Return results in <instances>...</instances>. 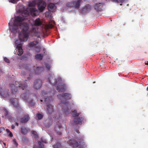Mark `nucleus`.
Segmentation results:
<instances>
[{
  "label": "nucleus",
  "instance_id": "obj_42",
  "mask_svg": "<svg viewBox=\"0 0 148 148\" xmlns=\"http://www.w3.org/2000/svg\"><path fill=\"white\" fill-rule=\"evenodd\" d=\"M4 60L6 62L8 63H9L10 62V60H9L6 58H4Z\"/></svg>",
  "mask_w": 148,
  "mask_h": 148
},
{
  "label": "nucleus",
  "instance_id": "obj_22",
  "mask_svg": "<svg viewBox=\"0 0 148 148\" xmlns=\"http://www.w3.org/2000/svg\"><path fill=\"white\" fill-rule=\"evenodd\" d=\"M38 42L37 41H34L30 42L28 44V46L29 47H32L37 45Z\"/></svg>",
  "mask_w": 148,
  "mask_h": 148
},
{
  "label": "nucleus",
  "instance_id": "obj_48",
  "mask_svg": "<svg viewBox=\"0 0 148 148\" xmlns=\"http://www.w3.org/2000/svg\"><path fill=\"white\" fill-rule=\"evenodd\" d=\"M29 7H32L33 6V5L32 3H30L29 4Z\"/></svg>",
  "mask_w": 148,
  "mask_h": 148
},
{
  "label": "nucleus",
  "instance_id": "obj_25",
  "mask_svg": "<svg viewBox=\"0 0 148 148\" xmlns=\"http://www.w3.org/2000/svg\"><path fill=\"white\" fill-rule=\"evenodd\" d=\"M21 133L23 134H25L27 132V130L25 127H22L21 129Z\"/></svg>",
  "mask_w": 148,
  "mask_h": 148
},
{
  "label": "nucleus",
  "instance_id": "obj_62",
  "mask_svg": "<svg viewBox=\"0 0 148 148\" xmlns=\"http://www.w3.org/2000/svg\"><path fill=\"white\" fill-rule=\"evenodd\" d=\"M58 123H59V122L58 121V122H57V124H58Z\"/></svg>",
  "mask_w": 148,
  "mask_h": 148
},
{
  "label": "nucleus",
  "instance_id": "obj_11",
  "mask_svg": "<svg viewBox=\"0 0 148 148\" xmlns=\"http://www.w3.org/2000/svg\"><path fill=\"white\" fill-rule=\"evenodd\" d=\"M42 82L40 79H38L34 83V88L36 89H38L40 88L42 85Z\"/></svg>",
  "mask_w": 148,
  "mask_h": 148
},
{
  "label": "nucleus",
  "instance_id": "obj_23",
  "mask_svg": "<svg viewBox=\"0 0 148 148\" xmlns=\"http://www.w3.org/2000/svg\"><path fill=\"white\" fill-rule=\"evenodd\" d=\"M27 84H25V83H20L19 84L18 87L19 88L21 89L22 90H24L27 87Z\"/></svg>",
  "mask_w": 148,
  "mask_h": 148
},
{
  "label": "nucleus",
  "instance_id": "obj_16",
  "mask_svg": "<svg viewBox=\"0 0 148 148\" xmlns=\"http://www.w3.org/2000/svg\"><path fill=\"white\" fill-rule=\"evenodd\" d=\"M11 88V92L12 94H15L16 93L17 91V86H16L14 84H11L10 85Z\"/></svg>",
  "mask_w": 148,
  "mask_h": 148
},
{
  "label": "nucleus",
  "instance_id": "obj_1",
  "mask_svg": "<svg viewBox=\"0 0 148 148\" xmlns=\"http://www.w3.org/2000/svg\"><path fill=\"white\" fill-rule=\"evenodd\" d=\"M24 18L20 16L15 17V20L18 22L20 28L21 29L23 35V39L24 41H27L29 37L30 32H34L35 29L34 28L32 25L26 23H23V21Z\"/></svg>",
  "mask_w": 148,
  "mask_h": 148
},
{
  "label": "nucleus",
  "instance_id": "obj_21",
  "mask_svg": "<svg viewBox=\"0 0 148 148\" xmlns=\"http://www.w3.org/2000/svg\"><path fill=\"white\" fill-rule=\"evenodd\" d=\"M18 50V51L17 52V50H16V51H14V53L16 54L17 52V54L19 56H21L23 53V51L22 49V47H20V48H17Z\"/></svg>",
  "mask_w": 148,
  "mask_h": 148
},
{
  "label": "nucleus",
  "instance_id": "obj_10",
  "mask_svg": "<svg viewBox=\"0 0 148 148\" xmlns=\"http://www.w3.org/2000/svg\"><path fill=\"white\" fill-rule=\"evenodd\" d=\"M81 142H78L74 140H70L68 141V143L70 146L73 147H76L78 146L80 144Z\"/></svg>",
  "mask_w": 148,
  "mask_h": 148
},
{
  "label": "nucleus",
  "instance_id": "obj_31",
  "mask_svg": "<svg viewBox=\"0 0 148 148\" xmlns=\"http://www.w3.org/2000/svg\"><path fill=\"white\" fill-rule=\"evenodd\" d=\"M85 7L88 12L91 10V7L89 5H86Z\"/></svg>",
  "mask_w": 148,
  "mask_h": 148
},
{
  "label": "nucleus",
  "instance_id": "obj_47",
  "mask_svg": "<svg viewBox=\"0 0 148 148\" xmlns=\"http://www.w3.org/2000/svg\"><path fill=\"white\" fill-rule=\"evenodd\" d=\"M25 16H27L29 14L28 12L27 11H26V12H25Z\"/></svg>",
  "mask_w": 148,
  "mask_h": 148
},
{
  "label": "nucleus",
  "instance_id": "obj_37",
  "mask_svg": "<svg viewBox=\"0 0 148 148\" xmlns=\"http://www.w3.org/2000/svg\"><path fill=\"white\" fill-rule=\"evenodd\" d=\"M53 27V25L50 23H49L47 25V27L48 28H52Z\"/></svg>",
  "mask_w": 148,
  "mask_h": 148
},
{
  "label": "nucleus",
  "instance_id": "obj_14",
  "mask_svg": "<svg viewBox=\"0 0 148 148\" xmlns=\"http://www.w3.org/2000/svg\"><path fill=\"white\" fill-rule=\"evenodd\" d=\"M30 118L28 114L25 115L21 119L20 121L21 123H25L27 122L29 119Z\"/></svg>",
  "mask_w": 148,
  "mask_h": 148
},
{
  "label": "nucleus",
  "instance_id": "obj_60",
  "mask_svg": "<svg viewBox=\"0 0 148 148\" xmlns=\"http://www.w3.org/2000/svg\"><path fill=\"white\" fill-rule=\"evenodd\" d=\"M147 91H148V86H147Z\"/></svg>",
  "mask_w": 148,
  "mask_h": 148
},
{
  "label": "nucleus",
  "instance_id": "obj_52",
  "mask_svg": "<svg viewBox=\"0 0 148 148\" xmlns=\"http://www.w3.org/2000/svg\"><path fill=\"white\" fill-rule=\"evenodd\" d=\"M21 73L23 75H25V72H24V71L22 72Z\"/></svg>",
  "mask_w": 148,
  "mask_h": 148
},
{
  "label": "nucleus",
  "instance_id": "obj_55",
  "mask_svg": "<svg viewBox=\"0 0 148 148\" xmlns=\"http://www.w3.org/2000/svg\"><path fill=\"white\" fill-rule=\"evenodd\" d=\"M15 125H16L17 126H18V123L16 122L15 123Z\"/></svg>",
  "mask_w": 148,
  "mask_h": 148
},
{
  "label": "nucleus",
  "instance_id": "obj_58",
  "mask_svg": "<svg viewBox=\"0 0 148 148\" xmlns=\"http://www.w3.org/2000/svg\"><path fill=\"white\" fill-rule=\"evenodd\" d=\"M42 141L43 142H44L45 143H46V140H45V141H43L42 140Z\"/></svg>",
  "mask_w": 148,
  "mask_h": 148
},
{
  "label": "nucleus",
  "instance_id": "obj_8",
  "mask_svg": "<svg viewBox=\"0 0 148 148\" xmlns=\"http://www.w3.org/2000/svg\"><path fill=\"white\" fill-rule=\"evenodd\" d=\"M66 85L65 84L60 83L57 86L56 89L58 92H64L66 89Z\"/></svg>",
  "mask_w": 148,
  "mask_h": 148
},
{
  "label": "nucleus",
  "instance_id": "obj_5",
  "mask_svg": "<svg viewBox=\"0 0 148 148\" xmlns=\"http://www.w3.org/2000/svg\"><path fill=\"white\" fill-rule=\"evenodd\" d=\"M81 0H75L73 2H68L67 3L66 6L70 7H75L78 9L80 6Z\"/></svg>",
  "mask_w": 148,
  "mask_h": 148
},
{
  "label": "nucleus",
  "instance_id": "obj_46",
  "mask_svg": "<svg viewBox=\"0 0 148 148\" xmlns=\"http://www.w3.org/2000/svg\"><path fill=\"white\" fill-rule=\"evenodd\" d=\"M5 129L3 127H0V133H1Z\"/></svg>",
  "mask_w": 148,
  "mask_h": 148
},
{
  "label": "nucleus",
  "instance_id": "obj_50",
  "mask_svg": "<svg viewBox=\"0 0 148 148\" xmlns=\"http://www.w3.org/2000/svg\"><path fill=\"white\" fill-rule=\"evenodd\" d=\"M15 128V126L14 125H12V126H11V128L12 129H14V128Z\"/></svg>",
  "mask_w": 148,
  "mask_h": 148
},
{
  "label": "nucleus",
  "instance_id": "obj_30",
  "mask_svg": "<svg viewBox=\"0 0 148 148\" xmlns=\"http://www.w3.org/2000/svg\"><path fill=\"white\" fill-rule=\"evenodd\" d=\"M6 131L7 132L8 134L10 137H13V134L8 129H6Z\"/></svg>",
  "mask_w": 148,
  "mask_h": 148
},
{
  "label": "nucleus",
  "instance_id": "obj_7",
  "mask_svg": "<svg viewBox=\"0 0 148 148\" xmlns=\"http://www.w3.org/2000/svg\"><path fill=\"white\" fill-rule=\"evenodd\" d=\"M10 94L9 90L3 89L0 88V95L4 98H7L9 97Z\"/></svg>",
  "mask_w": 148,
  "mask_h": 148
},
{
  "label": "nucleus",
  "instance_id": "obj_45",
  "mask_svg": "<svg viewBox=\"0 0 148 148\" xmlns=\"http://www.w3.org/2000/svg\"><path fill=\"white\" fill-rule=\"evenodd\" d=\"M36 10L34 9H33L32 10L31 13L32 14H33L34 16H36L35 14L34 13V12H35Z\"/></svg>",
  "mask_w": 148,
  "mask_h": 148
},
{
  "label": "nucleus",
  "instance_id": "obj_17",
  "mask_svg": "<svg viewBox=\"0 0 148 148\" xmlns=\"http://www.w3.org/2000/svg\"><path fill=\"white\" fill-rule=\"evenodd\" d=\"M83 119L82 117H77L75 118L74 120V123L75 124H77L82 123Z\"/></svg>",
  "mask_w": 148,
  "mask_h": 148
},
{
  "label": "nucleus",
  "instance_id": "obj_33",
  "mask_svg": "<svg viewBox=\"0 0 148 148\" xmlns=\"http://www.w3.org/2000/svg\"><path fill=\"white\" fill-rule=\"evenodd\" d=\"M29 66H30L29 65H27V64L25 65V69L27 71H30V69H29Z\"/></svg>",
  "mask_w": 148,
  "mask_h": 148
},
{
  "label": "nucleus",
  "instance_id": "obj_34",
  "mask_svg": "<svg viewBox=\"0 0 148 148\" xmlns=\"http://www.w3.org/2000/svg\"><path fill=\"white\" fill-rule=\"evenodd\" d=\"M37 116L39 119H41L42 118L43 115L41 114L38 113L37 114Z\"/></svg>",
  "mask_w": 148,
  "mask_h": 148
},
{
  "label": "nucleus",
  "instance_id": "obj_59",
  "mask_svg": "<svg viewBox=\"0 0 148 148\" xmlns=\"http://www.w3.org/2000/svg\"><path fill=\"white\" fill-rule=\"evenodd\" d=\"M76 131V132H77L78 133H79V131H78V130H77Z\"/></svg>",
  "mask_w": 148,
  "mask_h": 148
},
{
  "label": "nucleus",
  "instance_id": "obj_54",
  "mask_svg": "<svg viewBox=\"0 0 148 148\" xmlns=\"http://www.w3.org/2000/svg\"><path fill=\"white\" fill-rule=\"evenodd\" d=\"M19 83L18 82H15L16 85H18L19 84Z\"/></svg>",
  "mask_w": 148,
  "mask_h": 148
},
{
  "label": "nucleus",
  "instance_id": "obj_61",
  "mask_svg": "<svg viewBox=\"0 0 148 148\" xmlns=\"http://www.w3.org/2000/svg\"><path fill=\"white\" fill-rule=\"evenodd\" d=\"M40 101H41V102H42V101H43V100H42V99H41V100H40Z\"/></svg>",
  "mask_w": 148,
  "mask_h": 148
},
{
  "label": "nucleus",
  "instance_id": "obj_9",
  "mask_svg": "<svg viewBox=\"0 0 148 148\" xmlns=\"http://www.w3.org/2000/svg\"><path fill=\"white\" fill-rule=\"evenodd\" d=\"M10 101L11 103L12 104L14 107L17 109V110H16V111L18 112V110L21 111V109L19 106L18 103V100L15 101L14 99H10Z\"/></svg>",
  "mask_w": 148,
  "mask_h": 148
},
{
  "label": "nucleus",
  "instance_id": "obj_35",
  "mask_svg": "<svg viewBox=\"0 0 148 148\" xmlns=\"http://www.w3.org/2000/svg\"><path fill=\"white\" fill-rule=\"evenodd\" d=\"M38 148H44V145L40 141L38 142Z\"/></svg>",
  "mask_w": 148,
  "mask_h": 148
},
{
  "label": "nucleus",
  "instance_id": "obj_40",
  "mask_svg": "<svg viewBox=\"0 0 148 148\" xmlns=\"http://www.w3.org/2000/svg\"><path fill=\"white\" fill-rule=\"evenodd\" d=\"M45 65L47 69V70H49L50 68V66L49 65L47 64V63H45Z\"/></svg>",
  "mask_w": 148,
  "mask_h": 148
},
{
  "label": "nucleus",
  "instance_id": "obj_15",
  "mask_svg": "<svg viewBox=\"0 0 148 148\" xmlns=\"http://www.w3.org/2000/svg\"><path fill=\"white\" fill-rule=\"evenodd\" d=\"M48 8L49 10L52 12H55L56 9V7L55 4L52 3H49L48 6Z\"/></svg>",
  "mask_w": 148,
  "mask_h": 148
},
{
  "label": "nucleus",
  "instance_id": "obj_56",
  "mask_svg": "<svg viewBox=\"0 0 148 148\" xmlns=\"http://www.w3.org/2000/svg\"><path fill=\"white\" fill-rule=\"evenodd\" d=\"M9 25H12V22H10L9 23Z\"/></svg>",
  "mask_w": 148,
  "mask_h": 148
},
{
  "label": "nucleus",
  "instance_id": "obj_12",
  "mask_svg": "<svg viewBox=\"0 0 148 148\" xmlns=\"http://www.w3.org/2000/svg\"><path fill=\"white\" fill-rule=\"evenodd\" d=\"M46 6V3L45 2L42 1H40L38 6L39 10L41 12H42L45 8Z\"/></svg>",
  "mask_w": 148,
  "mask_h": 148
},
{
  "label": "nucleus",
  "instance_id": "obj_3",
  "mask_svg": "<svg viewBox=\"0 0 148 148\" xmlns=\"http://www.w3.org/2000/svg\"><path fill=\"white\" fill-rule=\"evenodd\" d=\"M62 103L66 106H67L68 103L66 102L67 100L70 99L71 97V95L70 94L67 93H63L62 94L58 95Z\"/></svg>",
  "mask_w": 148,
  "mask_h": 148
},
{
  "label": "nucleus",
  "instance_id": "obj_57",
  "mask_svg": "<svg viewBox=\"0 0 148 148\" xmlns=\"http://www.w3.org/2000/svg\"><path fill=\"white\" fill-rule=\"evenodd\" d=\"M145 65H148V61H147V62H145Z\"/></svg>",
  "mask_w": 148,
  "mask_h": 148
},
{
  "label": "nucleus",
  "instance_id": "obj_44",
  "mask_svg": "<svg viewBox=\"0 0 148 148\" xmlns=\"http://www.w3.org/2000/svg\"><path fill=\"white\" fill-rule=\"evenodd\" d=\"M19 0H11L10 2L13 3H16Z\"/></svg>",
  "mask_w": 148,
  "mask_h": 148
},
{
  "label": "nucleus",
  "instance_id": "obj_63",
  "mask_svg": "<svg viewBox=\"0 0 148 148\" xmlns=\"http://www.w3.org/2000/svg\"><path fill=\"white\" fill-rule=\"evenodd\" d=\"M59 117L58 118H58H57L58 119H59Z\"/></svg>",
  "mask_w": 148,
  "mask_h": 148
},
{
  "label": "nucleus",
  "instance_id": "obj_26",
  "mask_svg": "<svg viewBox=\"0 0 148 148\" xmlns=\"http://www.w3.org/2000/svg\"><path fill=\"white\" fill-rule=\"evenodd\" d=\"M43 55L42 54H38L35 56V58L37 59L41 60L42 59Z\"/></svg>",
  "mask_w": 148,
  "mask_h": 148
},
{
  "label": "nucleus",
  "instance_id": "obj_19",
  "mask_svg": "<svg viewBox=\"0 0 148 148\" xmlns=\"http://www.w3.org/2000/svg\"><path fill=\"white\" fill-rule=\"evenodd\" d=\"M34 24L35 26H39L42 24V22L40 19L38 18L36 19L34 21Z\"/></svg>",
  "mask_w": 148,
  "mask_h": 148
},
{
  "label": "nucleus",
  "instance_id": "obj_64",
  "mask_svg": "<svg viewBox=\"0 0 148 148\" xmlns=\"http://www.w3.org/2000/svg\"><path fill=\"white\" fill-rule=\"evenodd\" d=\"M79 148H83V147H79Z\"/></svg>",
  "mask_w": 148,
  "mask_h": 148
},
{
  "label": "nucleus",
  "instance_id": "obj_27",
  "mask_svg": "<svg viewBox=\"0 0 148 148\" xmlns=\"http://www.w3.org/2000/svg\"><path fill=\"white\" fill-rule=\"evenodd\" d=\"M73 117H77L79 115V114L77 112V111L76 110H74L73 112Z\"/></svg>",
  "mask_w": 148,
  "mask_h": 148
},
{
  "label": "nucleus",
  "instance_id": "obj_20",
  "mask_svg": "<svg viewBox=\"0 0 148 148\" xmlns=\"http://www.w3.org/2000/svg\"><path fill=\"white\" fill-rule=\"evenodd\" d=\"M101 3H96L95 4V9L97 11H101Z\"/></svg>",
  "mask_w": 148,
  "mask_h": 148
},
{
  "label": "nucleus",
  "instance_id": "obj_43",
  "mask_svg": "<svg viewBox=\"0 0 148 148\" xmlns=\"http://www.w3.org/2000/svg\"><path fill=\"white\" fill-rule=\"evenodd\" d=\"M32 134L34 135L36 137L38 136L37 132H36L34 131H33L32 132Z\"/></svg>",
  "mask_w": 148,
  "mask_h": 148
},
{
  "label": "nucleus",
  "instance_id": "obj_24",
  "mask_svg": "<svg viewBox=\"0 0 148 148\" xmlns=\"http://www.w3.org/2000/svg\"><path fill=\"white\" fill-rule=\"evenodd\" d=\"M29 94L28 93H23L21 95L22 98L25 100H27L29 96Z\"/></svg>",
  "mask_w": 148,
  "mask_h": 148
},
{
  "label": "nucleus",
  "instance_id": "obj_2",
  "mask_svg": "<svg viewBox=\"0 0 148 148\" xmlns=\"http://www.w3.org/2000/svg\"><path fill=\"white\" fill-rule=\"evenodd\" d=\"M50 94V92L42 91L41 95L42 97L44 99V101L47 105L46 108L47 112L50 114H52L54 112V106L49 103L52 100L51 97L49 96Z\"/></svg>",
  "mask_w": 148,
  "mask_h": 148
},
{
  "label": "nucleus",
  "instance_id": "obj_13",
  "mask_svg": "<svg viewBox=\"0 0 148 148\" xmlns=\"http://www.w3.org/2000/svg\"><path fill=\"white\" fill-rule=\"evenodd\" d=\"M23 37L22 38L20 37L19 40H16L15 42V43L17 46V48H20V47H22V42H25L26 41L23 40Z\"/></svg>",
  "mask_w": 148,
  "mask_h": 148
},
{
  "label": "nucleus",
  "instance_id": "obj_4",
  "mask_svg": "<svg viewBox=\"0 0 148 148\" xmlns=\"http://www.w3.org/2000/svg\"><path fill=\"white\" fill-rule=\"evenodd\" d=\"M47 79L49 83L53 85H56L58 83V81L61 82L62 79L58 78L57 79L55 78L54 75L49 74L47 76Z\"/></svg>",
  "mask_w": 148,
  "mask_h": 148
},
{
  "label": "nucleus",
  "instance_id": "obj_39",
  "mask_svg": "<svg viewBox=\"0 0 148 148\" xmlns=\"http://www.w3.org/2000/svg\"><path fill=\"white\" fill-rule=\"evenodd\" d=\"M4 110L5 112L4 113L5 115V116H7L8 114V112L6 109H4Z\"/></svg>",
  "mask_w": 148,
  "mask_h": 148
},
{
  "label": "nucleus",
  "instance_id": "obj_18",
  "mask_svg": "<svg viewBox=\"0 0 148 148\" xmlns=\"http://www.w3.org/2000/svg\"><path fill=\"white\" fill-rule=\"evenodd\" d=\"M44 68L43 67H38L34 69V72L36 74H38L44 70Z\"/></svg>",
  "mask_w": 148,
  "mask_h": 148
},
{
  "label": "nucleus",
  "instance_id": "obj_36",
  "mask_svg": "<svg viewBox=\"0 0 148 148\" xmlns=\"http://www.w3.org/2000/svg\"><path fill=\"white\" fill-rule=\"evenodd\" d=\"M81 12L82 14H85L88 12L86 10V8H85V7L82 9L81 11Z\"/></svg>",
  "mask_w": 148,
  "mask_h": 148
},
{
  "label": "nucleus",
  "instance_id": "obj_49",
  "mask_svg": "<svg viewBox=\"0 0 148 148\" xmlns=\"http://www.w3.org/2000/svg\"><path fill=\"white\" fill-rule=\"evenodd\" d=\"M62 125L61 124H60V125H58V128H62Z\"/></svg>",
  "mask_w": 148,
  "mask_h": 148
},
{
  "label": "nucleus",
  "instance_id": "obj_38",
  "mask_svg": "<svg viewBox=\"0 0 148 148\" xmlns=\"http://www.w3.org/2000/svg\"><path fill=\"white\" fill-rule=\"evenodd\" d=\"M13 143L14 145L16 147H17L18 145V144L16 141V140L15 139H14L13 140Z\"/></svg>",
  "mask_w": 148,
  "mask_h": 148
},
{
  "label": "nucleus",
  "instance_id": "obj_53",
  "mask_svg": "<svg viewBox=\"0 0 148 148\" xmlns=\"http://www.w3.org/2000/svg\"><path fill=\"white\" fill-rule=\"evenodd\" d=\"M0 142H1L2 143H3L5 146L6 145V144L5 143H4L3 141H0Z\"/></svg>",
  "mask_w": 148,
  "mask_h": 148
},
{
  "label": "nucleus",
  "instance_id": "obj_41",
  "mask_svg": "<svg viewBox=\"0 0 148 148\" xmlns=\"http://www.w3.org/2000/svg\"><path fill=\"white\" fill-rule=\"evenodd\" d=\"M57 127H56L55 128V131H56V133L57 134H58V135H60L62 134V132H58L57 131Z\"/></svg>",
  "mask_w": 148,
  "mask_h": 148
},
{
  "label": "nucleus",
  "instance_id": "obj_51",
  "mask_svg": "<svg viewBox=\"0 0 148 148\" xmlns=\"http://www.w3.org/2000/svg\"><path fill=\"white\" fill-rule=\"evenodd\" d=\"M112 1H113L114 2H115L116 3H118V0H111Z\"/></svg>",
  "mask_w": 148,
  "mask_h": 148
},
{
  "label": "nucleus",
  "instance_id": "obj_29",
  "mask_svg": "<svg viewBox=\"0 0 148 148\" xmlns=\"http://www.w3.org/2000/svg\"><path fill=\"white\" fill-rule=\"evenodd\" d=\"M53 148H62V147L60 143H57L56 145L53 146Z\"/></svg>",
  "mask_w": 148,
  "mask_h": 148
},
{
  "label": "nucleus",
  "instance_id": "obj_32",
  "mask_svg": "<svg viewBox=\"0 0 148 148\" xmlns=\"http://www.w3.org/2000/svg\"><path fill=\"white\" fill-rule=\"evenodd\" d=\"M40 50V46H36L35 47V51L37 52H39Z\"/></svg>",
  "mask_w": 148,
  "mask_h": 148
},
{
  "label": "nucleus",
  "instance_id": "obj_28",
  "mask_svg": "<svg viewBox=\"0 0 148 148\" xmlns=\"http://www.w3.org/2000/svg\"><path fill=\"white\" fill-rule=\"evenodd\" d=\"M62 109H64V112L66 114H68L69 113L70 111V109H69L68 107H66L65 108H62Z\"/></svg>",
  "mask_w": 148,
  "mask_h": 148
},
{
  "label": "nucleus",
  "instance_id": "obj_6",
  "mask_svg": "<svg viewBox=\"0 0 148 148\" xmlns=\"http://www.w3.org/2000/svg\"><path fill=\"white\" fill-rule=\"evenodd\" d=\"M20 28L18 22L15 20V21L11 29L12 32L15 34L17 32H19V28Z\"/></svg>",
  "mask_w": 148,
  "mask_h": 148
}]
</instances>
